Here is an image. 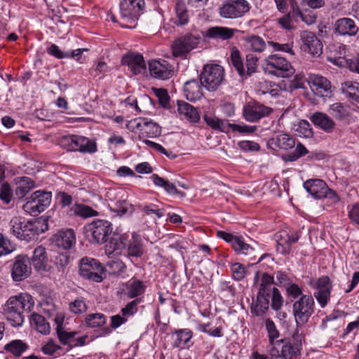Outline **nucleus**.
Listing matches in <instances>:
<instances>
[{
    "label": "nucleus",
    "instance_id": "f257e3e1",
    "mask_svg": "<svg viewBox=\"0 0 359 359\" xmlns=\"http://www.w3.org/2000/svg\"><path fill=\"white\" fill-rule=\"evenodd\" d=\"M34 306L32 296L27 293H21L11 297L3 306L2 313L13 327H20L24 320V312H29Z\"/></svg>",
    "mask_w": 359,
    "mask_h": 359
},
{
    "label": "nucleus",
    "instance_id": "f03ea898",
    "mask_svg": "<svg viewBox=\"0 0 359 359\" xmlns=\"http://www.w3.org/2000/svg\"><path fill=\"white\" fill-rule=\"evenodd\" d=\"M298 331L292 334L291 338H285L274 342L270 350L272 359H292L300 353L302 346Z\"/></svg>",
    "mask_w": 359,
    "mask_h": 359
},
{
    "label": "nucleus",
    "instance_id": "7ed1b4c3",
    "mask_svg": "<svg viewBox=\"0 0 359 359\" xmlns=\"http://www.w3.org/2000/svg\"><path fill=\"white\" fill-rule=\"evenodd\" d=\"M262 69L265 74L280 78H289L295 72L290 62L278 54H271L265 57Z\"/></svg>",
    "mask_w": 359,
    "mask_h": 359
},
{
    "label": "nucleus",
    "instance_id": "20e7f679",
    "mask_svg": "<svg viewBox=\"0 0 359 359\" xmlns=\"http://www.w3.org/2000/svg\"><path fill=\"white\" fill-rule=\"evenodd\" d=\"M315 311V302L311 295L303 294L292 305V313L297 327L305 325Z\"/></svg>",
    "mask_w": 359,
    "mask_h": 359
},
{
    "label": "nucleus",
    "instance_id": "39448f33",
    "mask_svg": "<svg viewBox=\"0 0 359 359\" xmlns=\"http://www.w3.org/2000/svg\"><path fill=\"white\" fill-rule=\"evenodd\" d=\"M86 236L91 243L102 244L107 241L113 228L110 222L96 219L84 227Z\"/></svg>",
    "mask_w": 359,
    "mask_h": 359
},
{
    "label": "nucleus",
    "instance_id": "423d86ee",
    "mask_svg": "<svg viewBox=\"0 0 359 359\" xmlns=\"http://www.w3.org/2000/svg\"><path fill=\"white\" fill-rule=\"evenodd\" d=\"M11 231L16 238L29 241L38 234V226L35 222L24 217H15L10 221Z\"/></svg>",
    "mask_w": 359,
    "mask_h": 359
},
{
    "label": "nucleus",
    "instance_id": "0eeeda50",
    "mask_svg": "<svg viewBox=\"0 0 359 359\" xmlns=\"http://www.w3.org/2000/svg\"><path fill=\"white\" fill-rule=\"evenodd\" d=\"M224 76V70L219 65L208 64L203 67L200 79L204 88L208 91H215L222 84Z\"/></svg>",
    "mask_w": 359,
    "mask_h": 359
},
{
    "label": "nucleus",
    "instance_id": "6e6552de",
    "mask_svg": "<svg viewBox=\"0 0 359 359\" xmlns=\"http://www.w3.org/2000/svg\"><path fill=\"white\" fill-rule=\"evenodd\" d=\"M309 285L315 290L313 297L317 300L321 308H325L330 300L332 289V281L327 276H323L318 278H312Z\"/></svg>",
    "mask_w": 359,
    "mask_h": 359
},
{
    "label": "nucleus",
    "instance_id": "1a4fd4ad",
    "mask_svg": "<svg viewBox=\"0 0 359 359\" xmlns=\"http://www.w3.org/2000/svg\"><path fill=\"white\" fill-rule=\"evenodd\" d=\"M51 201V193L36 191L28 198L27 203L23 205L25 212L34 216L44 211Z\"/></svg>",
    "mask_w": 359,
    "mask_h": 359
},
{
    "label": "nucleus",
    "instance_id": "9d476101",
    "mask_svg": "<svg viewBox=\"0 0 359 359\" xmlns=\"http://www.w3.org/2000/svg\"><path fill=\"white\" fill-rule=\"evenodd\" d=\"M104 271V267L95 259L86 257L80 261L79 274L86 279L100 283L103 280L102 274Z\"/></svg>",
    "mask_w": 359,
    "mask_h": 359
},
{
    "label": "nucleus",
    "instance_id": "9b49d317",
    "mask_svg": "<svg viewBox=\"0 0 359 359\" xmlns=\"http://www.w3.org/2000/svg\"><path fill=\"white\" fill-rule=\"evenodd\" d=\"M250 8L246 0H229L219 8V14L224 18H238L248 13Z\"/></svg>",
    "mask_w": 359,
    "mask_h": 359
},
{
    "label": "nucleus",
    "instance_id": "f8f14e48",
    "mask_svg": "<svg viewBox=\"0 0 359 359\" xmlns=\"http://www.w3.org/2000/svg\"><path fill=\"white\" fill-rule=\"evenodd\" d=\"M201 38L191 34H184L175 39L172 44L175 57H183L197 47Z\"/></svg>",
    "mask_w": 359,
    "mask_h": 359
},
{
    "label": "nucleus",
    "instance_id": "ddd939ff",
    "mask_svg": "<svg viewBox=\"0 0 359 359\" xmlns=\"http://www.w3.org/2000/svg\"><path fill=\"white\" fill-rule=\"evenodd\" d=\"M11 273L12 279L15 282L27 278L32 273L29 257L26 255L16 256L11 266Z\"/></svg>",
    "mask_w": 359,
    "mask_h": 359
},
{
    "label": "nucleus",
    "instance_id": "4468645a",
    "mask_svg": "<svg viewBox=\"0 0 359 359\" xmlns=\"http://www.w3.org/2000/svg\"><path fill=\"white\" fill-rule=\"evenodd\" d=\"M302 41L301 49L313 56H320L323 53V43L316 34L309 31H304L300 34Z\"/></svg>",
    "mask_w": 359,
    "mask_h": 359
},
{
    "label": "nucleus",
    "instance_id": "2eb2a0df",
    "mask_svg": "<svg viewBox=\"0 0 359 359\" xmlns=\"http://www.w3.org/2000/svg\"><path fill=\"white\" fill-rule=\"evenodd\" d=\"M144 0H122L120 3V13L123 18L135 21L142 13Z\"/></svg>",
    "mask_w": 359,
    "mask_h": 359
},
{
    "label": "nucleus",
    "instance_id": "dca6fc26",
    "mask_svg": "<svg viewBox=\"0 0 359 359\" xmlns=\"http://www.w3.org/2000/svg\"><path fill=\"white\" fill-rule=\"evenodd\" d=\"M149 70L154 78L167 80L174 74V67L165 60H153L149 62Z\"/></svg>",
    "mask_w": 359,
    "mask_h": 359
},
{
    "label": "nucleus",
    "instance_id": "f3484780",
    "mask_svg": "<svg viewBox=\"0 0 359 359\" xmlns=\"http://www.w3.org/2000/svg\"><path fill=\"white\" fill-rule=\"evenodd\" d=\"M309 81L312 91L316 95L321 97H330L332 96V85L327 78L313 74L309 75Z\"/></svg>",
    "mask_w": 359,
    "mask_h": 359
},
{
    "label": "nucleus",
    "instance_id": "a211bd4d",
    "mask_svg": "<svg viewBox=\"0 0 359 359\" xmlns=\"http://www.w3.org/2000/svg\"><path fill=\"white\" fill-rule=\"evenodd\" d=\"M51 240L58 249L68 250L75 245L76 235L72 229H62L53 235Z\"/></svg>",
    "mask_w": 359,
    "mask_h": 359
},
{
    "label": "nucleus",
    "instance_id": "6ab92c4d",
    "mask_svg": "<svg viewBox=\"0 0 359 359\" xmlns=\"http://www.w3.org/2000/svg\"><path fill=\"white\" fill-rule=\"evenodd\" d=\"M272 109L259 103L248 104L243 109V116L246 121L256 122L260 118L269 116Z\"/></svg>",
    "mask_w": 359,
    "mask_h": 359
},
{
    "label": "nucleus",
    "instance_id": "aec40b11",
    "mask_svg": "<svg viewBox=\"0 0 359 359\" xmlns=\"http://www.w3.org/2000/svg\"><path fill=\"white\" fill-rule=\"evenodd\" d=\"M30 259V264L39 273H43L49 270L48 258L46 248L41 245L36 247Z\"/></svg>",
    "mask_w": 359,
    "mask_h": 359
},
{
    "label": "nucleus",
    "instance_id": "412c9836",
    "mask_svg": "<svg viewBox=\"0 0 359 359\" xmlns=\"http://www.w3.org/2000/svg\"><path fill=\"white\" fill-rule=\"evenodd\" d=\"M299 234L297 232L288 233L287 231H281L277 235V250L282 254H288L290 247L298 241Z\"/></svg>",
    "mask_w": 359,
    "mask_h": 359
},
{
    "label": "nucleus",
    "instance_id": "4be33fe9",
    "mask_svg": "<svg viewBox=\"0 0 359 359\" xmlns=\"http://www.w3.org/2000/svg\"><path fill=\"white\" fill-rule=\"evenodd\" d=\"M203 88H205L201 80H189L184 86L185 97L191 102L198 100L203 96Z\"/></svg>",
    "mask_w": 359,
    "mask_h": 359
},
{
    "label": "nucleus",
    "instance_id": "5701e85b",
    "mask_svg": "<svg viewBox=\"0 0 359 359\" xmlns=\"http://www.w3.org/2000/svg\"><path fill=\"white\" fill-rule=\"evenodd\" d=\"M304 189L316 199H323L325 191H327V185L322 180L310 179L304 182Z\"/></svg>",
    "mask_w": 359,
    "mask_h": 359
},
{
    "label": "nucleus",
    "instance_id": "b1692460",
    "mask_svg": "<svg viewBox=\"0 0 359 359\" xmlns=\"http://www.w3.org/2000/svg\"><path fill=\"white\" fill-rule=\"evenodd\" d=\"M127 256L129 257H140L144 254V246L141 236L133 233L131 238L128 239L127 236L126 247Z\"/></svg>",
    "mask_w": 359,
    "mask_h": 359
},
{
    "label": "nucleus",
    "instance_id": "393cba45",
    "mask_svg": "<svg viewBox=\"0 0 359 359\" xmlns=\"http://www.w3.org/2000/svg\"><path fill=\"white\" fill-rule=\"evenodd\" d=\"M335 31L343 36H355L359 29L353 20L349 18H343L337 20L334 24Z\"/></svg>",
    "mask_w": 359,
    "mask_h": 359
},
{
    "label": "nucleus",
    "instance_id": "a878e982",
    "mask_svg": "<svg viewBox=\"0 0 359 359\" xmlns=\"http://www.w3.org/2000/svg\"><path fill=\"white\" fill-rule=\"evenodd\" d=\"M122 62L127 65L133 74H140L146 69L143 56L140 54L130 53L123 57Z\"/></svg>",
    "mask_w": 359,
    "mask_h": 359
},
{
    "label": "nucleus",
    "instance_id": "bb28decb",
    "mask_svg": "<svg viewBox=\"0 0 359 359\" xmlns=\"http://www.w3.org/2000/svg\"><path fill=\"white\" fill-rule=\"evenodd\" d=\"M127 235H114L105 245V252L111 255H121L122 250L126 247Z\"/></svg>",
    "mask_w": 359,
    "mask_h": 359
},
{
    "label": "nucleus",
    "instance_id": "cd10ccee",
    "mask_svg": "<svg viewBox=\"0 0 359 359\" xmlns=\"http://www.w3.org/2000/svg\"><path fill=\"white\" fill-rule=\"evenodd\" d=\"M257 246L258 243L257 241L251 238H249V241H247L243 236H238L234 240L232 248L239 255H249L253 254Z\"/></svg>",
    "mask_w": 359,
    "mask_h": 359
},
{
    "label": "nucleus",
    "instance_id": "c85d7f7f",
    "mask_svg": "<svg viewBox=\"0 0 359 359\" xmlns=\"http://www.w3.org/2000/svg\"><path fill=\"white\" fill-rule=\"evenodd\" d=\"M161 128L158 123L154 122L151 119L144 118L141 133H139V140H142L145 137H157L161 135Z\"/></svg>",
    "mask_w": 359,
    "mask_h": 359
},
{
    "label": "nucleus",
    "instance_id": "c756f323",
    "mask_svg": "<svg viewBox=\"0 0 359 359\" xmlns=\"http://www.w3.org/2000/svg\"><path fill=\"white\" fill-rule=\"evenodd\" d=\"M177 110L182 118L190 122L197 123L200 120V115L196 108L187 102H178Z\"/></svg>",
    "mask_w": 359,
    "mask_h": 359
},
{
    "label": "nucleus",
    "instance_id": "7c9ffc66",
    "mask_svg": "<svg viewBox=\"0 0 359 359\" xmlns=\"http://www.w3.org/2000/svg\"><path fill=\"white\" fill-rule=\"evenodd\" d=\"M312 122L327 133H332L334 128L335 123L326 114L316 112L311 116Z\"/></svg>",
    "mask_w": 359,
    "mask_h": 359
},
{
    "label": "nucleus",
    "instance_id": "2f4dec72",
    "mask_svg": "<svg viewBox=\"0 0 359 359\" xmlns=\"http://www.w3.org/2000/svg\"><path fill=\"white\" fill-rule=\"evenodd\" d=\"M15 182L16 184L15 194L19 199L23 198L34 187V182L28 177H17Z\"/></svg>",
    "mask_w": 359,
    "mask_h": 359
},
{
    "label": "nucleus",
    "instance_id": "473e14b6",
    "mask_svg": "<svg viewBox=\"0 0 359 359\" xmlns=\"http://www.w3.org/2000/svg\"><path fill=\"white\" fill-rule=\"evenodd\" d=\"M235 29L226 27H213L208 29L205 32L208 38L227 40L234 35Z\"/></svg>",
    "mask_w": 359,
    "mask_h": 359
},
{
    "label": "nucleus",
    "instance_id": "72a5a7b5",
    "mask_svg": "<svg viewBox=\"0 0 359 359\" xmlns=\"http://www.w3.org/2000/svg\"><path fill=\"white\" fill-rule=\"evenodd\" d=\"M29 323L34 329L38 332L46 335L50 333V326L46 318L36 313H33L29 316Z\"/></svg>",
    "mask_w": 359,
    "mask_h": 359
},
{
    "label": "nucleus",
    "instance_id": "f704fd0d",
    "mask_svg": "<svg viewBox=\"0 0 359 359\" xmlns=\"http://www.w3.org/2000/svg\"><path fill=\"white\" fill-rule=\"evenodd\" d=\"M146 290V285L138 279L133 278L126 283V294L130 298H136L143 294Z\"/></svg>",
    "mask_w": 359,
    "mask_h": 359
},
{
    "label": "nucleus",
    "instance_id": "c9c22d12",
    "mask_svg": "<svg viewBox=\"0 0 359 359\" xmlns=\"http://www.w3.org/2000/svg\"><path fill=\"white\" fill-rule=\"evenodd\" d=\"M243 40L245 43V46L253 52L262 53L266 49V43L259 36L248 35L244 36Z\"/></svg>",
    "mask_w": 359,
    "mask_h": 359
},
{
    "label": "nucleus",
    "instance_id": "e433bc0d",
    "mask_svg": "<svg viewBox=\"0 0 359 359\" xmlns=\"http://www.w3.org/2000/svg\"><path fill=\"white\" fill-rule=\"evenodd\" d=\"M174 338L172 346L173 348H184L192 337V332L188 329L176 330L172 334Z\"/></svg>",
    "mask_w": 359,
    "mask_h": 359
},
{
    "label": "nucleus",
    "instance_id": "4c0bfd02",
    "mask_svg": "<svg viewBox=\"0 0 359 359\" xmlns=\"http://www.w3.org/2000/svg\"><path fill=\"white\" fill-rule=\"evenodd\" d=\"M274 284H276V283L274 281L273 276L264 273L262 276L260 287L257 294L271 298V294L273 293V290L277 289L273 287Z\"/></svg>",
    "mask_w": 359,
    "mask_h": 359
},
{
    "label": "nucleus",
    "instance_id": "58836bf2",
    "mask_svg": "<svg viewBox=\"0 0 359 359\" xmlns=\"http://www.w3.org/2000/svg\"><path fill=\"white\" fill-rule=\"evenodd\" d=\"M269 299L270 297L257 294L256 301L253 302L251 306L252 313L257 316H262L264 315L269 310Z\"/></svg>",
    "mask_w": 359,
    "mask_h": 359
},
{
    "label": "nucleus",
    "instance_id": "ea45409f",
    "mask_svg": "<svg viewBox=\"0 0 359 359\" xmlns=\"http://www.w3.org/2000/svg\"><path fill=\"white\" fill-rule=\"evenodd\" d=\"M267 43L274 51L287 53L291 55H295L293 50L294 42L292 39H288L286 42L281 39H278L276 41H268Z\"/></svg>",
    "mask_w": 359,
    "mask_h": 359
},
{
    "label": "nucleus",
    "instance_id": "a19ab883",
    "mask_svg": "<svg viewBox=\"0 0 359 359\" xmlns=\"http://www.w3.org/2000/svg\"><path fill=\"white\" fill-rule=\"evenodd\" d=\"M203 119L206 124L211 128L215 130H219L223 133H227L229 130V123L220 119L215 116L204 115Z\"/></svg>",
    "mask_w": 359,
    "mask_h": 359
},
{
    "label": "nucleus",
    "instance_id": "79ce46f5",
    "mask_svg": "<svg viewBox=\"0 0 359 359\" xmlns=\"http://www.w3.org/2000/svg\"><path fill=\"white\" fill-rule=\"evenodd\" d=\"M28 347L27 344L23 341L15 339L6 344L4 346V350L14 356L19 357L27 350Z\"/></svg>",
    "mask_w": 359,
    "mask_h": 359
},
{
    "label": "nucleus",
    "instance_id": "37998d69",
    "mask_svg": "<svg viewBox=\"0 0 359 359\" xmlns=\"http://www.w3.org/2000/svg\"><path fill=\"white\" fill-rule=\"evenodd\" d=\"M341 92L346 95L351 100L359 103V83L351 81L341 83Z\"/></svg>",
    "mask_w": 359,
    "mask_h": 359
},
{
    "label": "nucleus",
    "instance_id": "c03bdc74",
    "mask_svg": "<svg viewBox=\"0 0 359 359\" xmlns=\"http://www.w3.org/2000/svg\"><path fill=\"white\" fill-rule=\"evenodd\" d=\"M175 10L176 13L175 24L180 26L187 24L189 17L185 3L182 0L177 1Z\"/></svg>",
    "mask_w": 359,
    "mask_h": 359
},
{
    "label": "nucleus",
    "instance_id": "a18cd8bd",
    "mask_svg": "<svg viewBox=\"0 0 359 359\" xmlns=\"http://www.w3.org/2000/svg\"><path fill=\"white\" fill-rule=\"evenodd\" d=\"M271 142L279 149L285 150L292 149L296 144L294 139L288 134L278 135L276 137L272 138Z\"/></svg>",
    "mask_w": 359,
    "mask_h": 359
},
{
    "label": "nucleus",
    "instance_id": "49530a36",
    "mask_svg": "<svg viewBox=\"0 0 359 359\" xmlns=\"http://www.w3.org/2000/svg\"><path fill=\"white\" fill-rule=\"evenodd\" d=\"M107 322L105 315L101 313H90L86 316L84 324L88 327L97 328L103 326Z\"/></svg>",
    "mask_w": 359,
    "mask_h": 359
},
{
    "label": "nucleus",
    "instance_id": "de8ad7c7",
    "mask_svg": "<svg viewBox=\"0 0 359 359\" xmlns=\"http://www.w3.org/2000/svg\"><path fill=\"white\" fill-rule=\"evenodd\" d=\"M150 178L156 187H163L168 194L172 195L180 194L172 183L159 177L157 174H153Z\"/></svg>",
    "mask_w": 359,
    "mask_h": 359
},
{
    "label": "nucleus",
    "instance_id": "09e8293b",
    "mask_svg": "<svg viewBox=\"0 0 359 359\" xmlns=\"http://www.w3.org/2000/svg\"><path fill=\"white\" fill-rule=\"evenodd\" d=\"M231 64L238 72V74L243 77L245 76V69L244 67L243 62L241 57V53L236 48H233L231 51Z\"/></svg>",
    "mask_w": 359,
    "mask_h": 359
},
{
    "label": "nucleus",
    "instance_id": "8fccbe9b",
    "mask_svg": "<svg viewBox=\"0 0 359 359\" xmlns=\"http://www.w3.org/2000/svg\"><path fill=\"white\" fill-rule=\"evenodd\" d=\"M330 114L335 118L343 120L348 116L347 107L340 102H336L330 106Z\"/></svg>",
    "mask_w": 359,
    "mask_h": 359
},
{
    "label": "nucleus",
    "instance_id": "3c124183",
    "mask_svg": "<svg viewBox=\"0 0 359 359\" xmlns=\"http://www.w3.org/2000/svg\"><path fill=\"white\" fill-rule=\"evenodd\" d=\"M111 211L116 213L119 216H122L128 212H132V206L126 201H118L114 203L112 205H109Z\"/></svg>",
    "mask_w": 359,
    "mask_h": 359
},
{
    "label": "nucleus",
    "instance_id": "603ef678",
    "mask_svg": "<svg viewBox=\"0 0 359 359\" xmlns=\"http://www.w3.org/2000/svg\"><path fill=\"white\" fill-rule=\"evenodd\" d=\"M74 213L83 218L97 215V212L90 207L83 204H76L72 208Z\"/></svg>",
    "mask_w": 359,
    "mask_h": 359
},
{
    "label": "nucleus",
    "instance_id": "864d4df0",
    "mask_svg": "<svg viewBox=\"0 0 359 359\" xmlns=\"http://www.w3.org/2000/svg\"><path fill=\"white\" fill-rule=\"evenodd\" d=\"M265 325L268 332L269 344L271 346L273 347L274 346V342L278 341L277 339L279 337V332L276 329L273 321L270 318L266 320Z\"/></svg>",
    "mask_w": 359,
    "mask_h": 359
},
{
    "label": "nucleus",
    "instance_id": "5fc2aeb1",
    "mask_svg": "<svg viewBox=\"0 0 359 359\" xmlns=\"http://www.w3.org/2000/svg\"><path fill=\"white\" fill-rule=\"evenodd\" d=\"M258 57L252 53H249L245 57V78L251 76L255 73L257 68Z\"/></svg>",
    "mask_w": 359,
    "mask_h": 359
},
{
    "label": "nucleus",
    "instance_id": "6e6d98bb",
    "mask_svg": "<svg viewBox=\"0 0 359 359\" xmlns=\"http://www.w3.org/2000/svg\"><path fill=\"white\" fill-rule=\"evenodd\" d=\"M79 151L82 153H95L97 151L96 143L88 139L86 137L82 136L80 142Z\"/></svg>",
    "mask_w": 359,
    "mask_h": 359
},
{
    "label": "nucleus",
    "instance_id": "4d7b16f0",
    "mask_svg": "<svg viewBox=\"0 0 359 359\" xmlns=\"http://www.w3.org/2000/svg\"><path fill=\"white\" fill-rule=\"evenodd\" d=\"M142 302L141 298H136L135 299L128 303L126 306L121 309L122 316L124 317H128L133 316L137 313L138 309V304Z\"/></svg>",
    "mask_w": 359,
    "mask_h": 359
},
{
    "label": "nucleus",
    "instance_id": "13d9d810",
    "mask_svg": "<svg viewBox=\"0 0 359 359\" xmlns=\"http://www.w3.org/2000/svg\"><path fill=\"white\" fill-rule=\"evenodd\" d=\"M57 337L61 343L63 344H68L73 341V338L77 334L76 332H67L62 329L60 325L56 328Z\"/></svg>",
    "mask_w": 359,
    "mask_h": 359
},
{
    "label": "nucleus",
    "instance_id": "bf43d9fd",
    "mask_svg": "<svg viewBox=\"0 0 359 359\" xmlns=\"http://www.w3.org/2000/svg\"><path fill=\"white\" fill-rule=\"evenodd\" d=\"M231 271L233 278L237 281L243 280L247 274L245 268L240 263L233 264L231 266Z\"/></svg>",
    "mask_w": 359,
    "mask_h": 359
},
{
    "label": "nucleus",
    "instance_id": "052dcab7",
    "mask_svg": "<svg viewBox=\"0 0 359 359\" xmlns=\"http://www.w3.org/2000/svg\"><path fill=\"white\" fill-rule=\"evenodd\" d=\"M295 131L299 136L304 137H309L313 135L310 123L305 120H302L299 122V124L295 128Z\"/></svg>",
    "mask_w": 359,
    "mask_h": 359
},
{
    "label": "nucleus",
    "instance_id": "680f3d73",
    "mask_svg": "<svg viewBox=\"0 0 359 359\" xmlns=\"http://www.w3.org/2000/svg\"><path fill=\"white\" fill-rule=\"evenodd\" d=\"M107 267L108 268L110 273L118 275L125 270L126 265L121 260L117 259L107 262Z\"/></svg>",
    "mask_w": 359,
    "mask_h": 359
},
{
    "label": "nucleus",
    "instance_id": "e2e57ef3",
    "mask_svg": "<svg viewBox=\"0 0 359 359\" xmlns=\"http://www.w3.org/2000/svg\"><path fill=\"white\" fill-rule=\"evenodd\" d=\"M296 148L292 154H288L286 160L289 161H297L300 157L306 155L309 151L300 142L295 144Z\"/></svg>",
    "mask_w": 359,
    "mask_h": 359
},
{
    "label": "nucleus",
    "instance_id": "0e129e2a",
    "mask_svg": "<svg viewBox=\"0 0 359 359\" xmlns=\"http://www.w3.org/2000/svg\"><path fill=\"white\" fill-rule=\"evenodd\" d=\"M69 309L75 314H80L86 312L88 306L83 299H76L69 304Z\"/></svg>",
    "mask_w": 359,
    "mask_h": 359
},
{
    "label": "nucleus",
    "instance_id": "69168bd1",
    "mask_svg": "<svg viewBox=\"0 0 359 359\" xmlns=\"http://www.w3.org/2000/svg\"><path fill=\"white\" fill-rule=\"evenodd\" d=\"M14 250L15 248L11 241L0 233V257L8 255Z\"/></svg>",
    "mask_w": 359,
    "mask_h": 359
},
{
    "label": "nucleus",
    "instance_id": "338daca9",
    "mask_svg": "<svg viewBox=\"0 0 359 359\" xmlns=\"http://www.w3.org/2000/svg\"><path fill=\"white\" fill-rule=\"evenodd\" d=\"M13 192L8 184H3L0 189V199L6 205L11 201Z\"/></svg>",
    "mask_w": 359,
    "mask_h": 359
},
{
    "label": "nucleus",
    "instance_id": "774afa93",
    "mask_svg": "<svg viewBox=\"0 0 359 359\" xmlns=\"http://www.w3.org/2000/svg\"><path fill=\"white\" fill-rule=\"evenodd\" d=\"M142 210L147 215L154 214L158 218H161L164 215V210L160 208L158 205L149 203L142 208Z\"/></svg>",
    "mask_w": 359,
    "mask_h": 359
}]
</instances>
